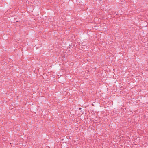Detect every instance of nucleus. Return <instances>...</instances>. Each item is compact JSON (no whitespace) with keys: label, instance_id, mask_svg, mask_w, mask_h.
Returning a JSON list of instances; mask_svg holds the SVG:
<instances>
[{"label":"nucleus","instance_id":"obj_1","mask_svg":"<svg viewBox=\"0 0 148 148\" xmlns=\"http://www.w3.org/2000/svg\"><path fill=\"white\" fill-rule=\"evenodd\" d=\"M79 109H81V108H79Z\"/></svg>","mask_w":148,"mask_h":148}]
</instances>
